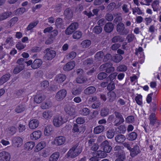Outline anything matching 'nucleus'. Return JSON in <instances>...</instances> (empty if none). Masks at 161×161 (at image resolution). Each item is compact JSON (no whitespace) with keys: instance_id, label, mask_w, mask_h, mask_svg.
Masks as SVG:
<instances>
[{"instance_id":"f257e3e1","label":"nucleus","mask_w":161,"mask_h":161,"mask_svg":"<svg viewBox=\"0 0 161 161\" xmlns=\"http://www.w3.org/2000/svg\"><path fill=\"white\" fill-rule=\"evenodd\" d=\"M78 146L79 144L77 143L69 150L65 156L66 158H75L81 152V148L78 147Z\"/></svg>"},{"instance_id":"f03ea898","label":"nucleus","mask_w":161,"mask_h":161,"mask_svg":"<svg viewBox=\"0 0 161 161\" xmlns=\"http://www.w3.org/2000/svg\"><path fill=\"white\" fill-rule=\"evenodd\" d=\"M43 53L45 54L43 57V58L46 60H51L56 55V51L51 49L49 48H47L45 49Z\"/></svg>"},{"instance_id":"7ed1b4c3","label":"nucleus","mask_w":161,"mask_h":161,"mask_svg":"<svg viewBox=\"0 0 161 161\" xmlns=\"http://www.w3.org/2000/svg\"><path fill=\"white\" fill-rule=\"evenodd\" d=\"M114 113L115 116V118L113 123L114 126H118L124 123V119L121 113L115 111Z\"/></svg>"},{"instance_id":"20e7f679","label":"nucleus","mask_w":161,"mask_h":161,"mask_svg":"<svg viewBox=\"0 0 161 161\" xmlns=\"http://www.w3.org/2000/svg\"><path fill=\"white\" fill-rule=\"evenodd\" d=\"M116 30L120 35H126L129 32V30L127 29H125L124 24L121 22L117 25Z\"/></svg>"},{"instance_id":"39448f33","label":"nucleus","mask_w":161,"mask_h":161,"mask_svg":"<svg viewBox=\"0 0 161 161\" xmlns=\"http://www.w3.org/2000/svg\"><path fill=\"white\" fill-rule=\"evenodd\" d=\"M79 27V24L77 22H75L72 23L65 30V34L67 35L72 34Z\"/></svg>"},{"instance_id":"423d86ee","label":"nucleus","mask_w":161,"mask_h":161,"mask_svg":"<svg viewBox=\"0 0 161 161\" xmlns=\"http://www.w3.org/2000/svg\"><path fill=\"white\" fill-rule=\"evenodd\" d=\"M67 93L66 90L62 89L58 91L56 94L55 98L58 101L63 100L66 96Z\"/></svg>"},{"instance_id":"0eeeda50","label":"nucleus","mask_w":161,"mask_h":161,"mask_svg":"<svg viewBox=\"0 0 161 161\" xmlns=\"http://www.w3.org/2000/svg\"><path fill=\"white\" fill-rule=\"evenodd\" d=\"M85 129L83 125L79 126L76 124H75L72 129L73 133H76L77 134L83 133Z\"/></svg>"},{"instance_id":"6e6552de","label":"nucleus","mask_w":161,"mask_h":161,"mask_svg":"<svg viewBox=\"0 0 161 161\" xmlns=\"http://www.w3.org/2000/svg\"><path fill=\"white\" fill-rule=\"evenodd\" d=\"M100 147L106 153H109L112 149L111 147L109 145V143L107 140L102 142L100 145Z\"/></svg>"},{"instance_id":"1a4fd4ad","label":"nucleus","mask_w":161,"mask_h":161,"mask_svg":"<svg viewBox=\"0 0 161 161\" xmlns=\"http://www.w3.org/2000/svg\"><path fill=\"white\" fill-rule=\"evenodd\" d=\"M62 116H56L53 120V125L56 127H59L65 123Z\"/></svg>"},{"instance_id":"9d476101","label":"nucleus","mask_w":161,"mask_h":161,"mask_svg":"<svg viewBox=\"0 0 161 161\" xmlns=\"http://www.w3.org/2000/svg\"><path fill=\"white\" fill-rule=\"evenodd\" d=\"M130 151V155L132 158L135 157L141 152L139 147L137 145H135L132 148H131Z\"/></svg>"},{"instance_id":"9b49d317","label":"nucleus","mask_w":161,"mask_h":161,"mask_svg":"<svg viewBox=\"0 0 161 161\" xmlns=\"http://www.w3.org/2000/svg\"><path fill=\"white\" fill-rule=\"evenodd\" d=\"M65 112L70 116L74 115L75 114V109L71 106L67 104L64 108Z\"/></svg>"},{"instance_id":"f8f14e48","label":"nucleus","mask_w":161,"mask_h":161,"mask_svg":"<svg viewBox=\"0 0 161 161\" xmlns=\"http://www.w3.org/2000/svg\"><path fill=\"white\" fill-rule=\"evenodd\" d=\"M10 158V156L8 153L3 151L0 153V161H9Z\"/></svg>"},{"instance_id":"ddd939ff","label":"nucleus","mask_w":161,"mask_h":161,"mask_svg":"<svg viewBox=\"0 0 161 161\" xmlns=\"http://www.w3.org/2000/svg\"><path fill=\"white\" fill-rule=\"evenodd\" d=\"M22 142V138L19 136L14 137L13 140V145L16 147H18L21 146Z\"/></svg>"},{"instance_id":"4468645a","label":"nucleus","mask_w":161,"mask_h":161,"mask_svg":"<svg viewBox=\"0 0 161 161\" xmlns=\"http://www.w3.org/2000/svg\"><path fill=\"white\" fill-rule=\"evenodd\" d=\"M65 141V138L62 136L56 137L54 141V144L57 146L61 145L64 144Z\"/></svg>"},{"instance_id":"2eb2a0df","label":"nucleus","mask_w":161,"mask_h":161,"mask_svg":"<svg viewBox=\"0 0 161 161\" xmlns=\"http://www.w3.org/2000/svg\"><path fill=\"white\" fill-rule=\"evenodd\" d=\"M42 133L40 130L34 131L30 135L31 138L35 140L39 139L42 135Z\"/></svg>"},{"instance_id":"dca6fc26","label":"nucleus","mask_w":161,"mask_h":161,"mask_svg":"<svg viewBox=\"0 0 161 161\" xmlns=\"http://www.w3.org/2000/svg\"><path fill=\"white\" fill-rule=\"evenodd\" d=\"M39 125V121L37 119H33L30 121L29 127L30 129L33 130L37 128Z\"/></svg>"},{"instance_id":"f3484780","label":"nucleus","mask_w":161,"mask_h":161,"mask_svg":"<svg viewBox=\"0 0 161 161\" xmlns=\"http://www.w3.org/2000/svg\"><path fill=\"white\" fill-rule=\"evenodd\" d=\"M108 102L112 103L114 101L116 97L115 93L113 91L108 92L107 94Z\"/></svg>"},{"instance_id":"a211bd4d","label":"nucleus","mask_w":161,"mask_h":161,"mask_svg":"<svg viewBox=\"0 0 161 161\" xmlns=\"http://www.w3.org/2000/svg\"><path fill=\"white\" fill-rule=\"evenodd\" d=\"M66 76L63 74H59L57 75L54 79V80L57 83H60L64 82L66 79Z\"/></svg>"},{"instance_id":"6ab92c4d","label":"nucleus","mask_w":161,"mask_h":161,"mask_svg":"<svg viewBox=\"0 0 161 161\" xmlns=\"http://www.w3.org/2000/svg\"><path fill=\"white\" fill-rule=\"evenodd\" d=\"M115 141L118 143L121 144L123 143L126 140L125 136L122 134L117 135L115 137Z\"/></svg>"},{"instance_id":"aec40b11","label":"nucleus","mask_w":161,"mask_h":161,"mask_svg":"<svg viewBox=\"0 0 161 161\" xmlns=\"http://www.w3.org/2000/svg\"><path fill=\"white\" fill-rule=\"evenodd\" d=\"M42 62L41 59H37L34 60L32 63L31 67L32 68L36 69L39 68L42 64Z\"/></svg>"},{"instance_id":"412c9836","label":"nucleus","mask_w":161,"mask_h":161,"mask_svg":"<svg viewBox=\"0 0 161 161\" xmlns=\"http://www.w3.org/2000/svg\"><path fill=\"white\" fill-rule=\"evenodd\" d=\"M83 64L84 67L88 69L92 66L93 64V61L92 59L87 58L83 61Z\"/></svg>"},{"instance_id":"4be33fe9","label":"nucleus","mask_w":161,"mask_h":161,"mask_svg":"<svg viewBox=\"0 0 161 161\" xmlns=\"http://www.w3.org/2000/svg\"><path fill=\"white\" fill-rule=\"evenodd\" d=\"M75 66V62L71 61L68 63L63 67V69L65 71H69L72 69Z\"/></svg>"},{"instance_id":"5701e85b","label":"nucleus","mask_w":161,"mask_h":161,"mask_svg":"<svg viewBox=\"0 0 161 161\" xmlns=\"http://www.w3.org/2000/svg\"><path fill=\"white\" fill-rule=\"evenodd\" d=\"M96 140V138L94 137L92 134H89L88 136L87 140L88 141V145L89 147L91 146L96 144L95 142Z\"/></svg>"},{"instance_id":"b1692460","label":"nucleus","mask_w":161,"mask_h":161,"mask_svg":"<svg viewBox=\"0 0 161 161\" xmlns=\"http://www.w3.org/2000/svg\"><path fill=\"white\" fill-rule=\"evenodd\" d=\"M114 25L111 22L107 23L104 26V29L106 32L110 33L113 30Z\"/></svg>"},{"instance_id":"393cba45","label":"nucleus","mask_w":161,"mask_h":161,"mask_svg":"<svg viewBox=\"0 0 161 161\" xmlns=\"http://www.w3.org/2000/svg\"><path fill=\"white\" fill-rule=\"evenodd\" d=\"M45 97L43 94H37L34 97V101L37 103H42L45 99Z\"/></svg>"},{"instance_id":"a878e982","label":"nucleus","mask_w":161,"mask_h":161,"mask_svg":"<svg viewBox=\"0 0 161 161\" xmlns=\"http://www.w3.org/2000/svg\"><path fill=\"white\" fill-rule=\"evenodd\" d=\"M96 91V88L93 86H90L84 90L85 94L89 95L94 93Z\"/></svg>"},{"instance_id":"bb28decb","label":"nucleus","mask_w":161,"mask_h":161,"mask_svg":"<svg viewBox=\"0 0 161 161\" xmlns=\"http://www.w3.org/2000/svg\"><path fill=\"white\" fill-rule=\"evenodd\" d=\"M46 146V143L44 141H42L39 143L36 147V149L35 150V151L36 152H37L41 150Z\"/></svg>"},{"instance_id":"cd10ccee","label":"nucleus","mask_w":161,"mask_h":161,"mask_svg":"<svg viewBox=\"0 0 161 161\" xmlns=\"http://www.w3.org/2000/svg\"><path fill=\"white\" fill-rule=\"evenodd\" d=\"M53 115V111L50 110L45 111L43 113V117L45 119H50Z\"/></svg>"},{"instance_id":"c85d7f7f","label":"nucleus","mask_w":161,"mask_h":161,"mask_svg":"<svg viewBox=\"0 0 161 161\" xmlns=\"http://www.w3.org/2000/svg\"><path fill=\"white\" fill-rule=\"evenodd\" d=\"M104 129V126L102 125H99L94 128L93 132L95 134H98L103 131Z\"/></svg>"},{"instance_id":"c756f323","label":"nucleus","mask_w":161,"mask_h":161,"mask_svg":"<svg viewBox=\"0 0 161 161\" xmlns=\"http://www.w3.org/2000/svg\"><path fill=\"white\" fill-rule=\"evenodd\" d=\"M104 53L102 51L97 52L95 56V60L97 61H101L103 59L104 57Z\"/></svg>"},{"instance_id":"7c9ffc66","label":"nucleus","mask_w":161,"mask_h":161,"mask_svg":"<svg viewBox=\"0 0 161 161\" xmlns=\"http://www.w3.org/2000/svg\"><path fill=\"white\" fill-rule=\"evenodd\" d=\"M52 126L51 125H48L45 127L44 130V134L46 136H49L52 133Z\"/></svg>"},{"instance_id":"2f4dec72","label":"nucleus","mask_w":161,"mask_h":161,"mask_svg":"<svg viewBox=\"0 0 161 161\" xmlns=\"http://www.w3.org/2000/svg\"><path fill=\"white\" fill-rule=\"evenodd\" d=\"M111 42L113 43H115L117 42H122L124 41V39L119 35L116 36L111 39Z\"/></svg>"},{"instance_id":"473e14b6","label":"nucleus","mask_w":161,"mask_h":161,"mask_svg":"<svg viewBox=\"0 0 161 161\" xmlns=\"http://www.w3.org/2000/svg\"><path fill=\"white\" fill-rule=\"evenodd\" d=\"M159 2L158 0H155L152 3L151 6L154 11H158L159 9Z\"/></svg>"},{"instance_id":"72a5a7b5","label":"nucleus","mask_w":161,"mask_h":161,"mask_svg":"<svg viewBox=\"0 0 161 161\" xmlns=\"http://www.w3.org/2000/svg\"><path fill=\"white\" fill-rule=\"evenodd\" d=\"M60 156L58 152H56L53 153L49 158V161H57Z\"/></svg>"},{"instance_id":"f704fd0d","label":"nucleus","mask_w":161,"mask_h":161,"mask_svg":"<svg viewBox=\"0 0 161 161\" xmlns=\"http://www.w3.org/2000/svg\"><path fill=\"white\" fill-rule=\"evenodd\" d=\"M12 13L10 12H7L0 14V21H2L9 17Z\"/></svg>"},{"instance_id":"c9c22d12","label":"nucleus","mask_w":161,"mask_h":161,"mask_svg":"<svg viewBox=\"0 0 161 161\" xmlns=\"http://www.w3.org/2000/svg\"><path fill=\"white\" fill-rule=\"evenodd\" d=\"M10 75L9 74H6L3 76L0 79V84H3L7 82L10 78Z\"/></svg>"},{"instance_id":"e433bc0d","label":"nucleus","mask_w":161,"mask_h":161,"mask_svg":"<svg viewBox=\"0 0 161 161\" xmlns=\"http://www.w3.org/2000/svg\"><path fill=\"white\" fill-rule=\"evenodd\" d=\"M35 145L33 142H26L25 145V147L27 150H31Z\"/></svg>"},{"instance_id":"4c0bfd02","label":"nucleus","mask_w":161,"mask_h":161,"mask_svg":"<svg viewBox=\"0 0 161 161\" xmlns=\"http://www.w3.org/2000/svg\"><path fill=\"white\" fill-rule=\"evenodd\" d=\"M38 23L39 21H36L31 23L26 28V30L27 31L31 30L33 28H35Z\"/></svg>"},{"instance_id":"58836bf2","label":"nucleus","mask_w":161,"mask_h":161,"mask_svg":"<svg viewBox=\"0 0 161 161\" xmlns=\"http://www.w3.org/2000/svg\"><path fill=\"white\" fill-rule=\"evenodd\" d=\"M26 123L23 121L20 122L18 127L19 131L21 133L24 131L25 129Z\"/></svg>"},{"instance_id":"ea45409f","label":"nucleus","mask_w":161,"mask_h":161,"mask_svg":"<svg viewBox=\"0 0 161 161\" xmlns=\"http://www.w3.org/2000/svg\"><path fill=\"white\" fill-rule=\"evenodd\" d=\"M115 154L117 158L122 159V160H124L125 158V153L123 151L119 152H115Z\"/></svg>"},{"instance_id":"a19ab883","label":"nucleus","mask_w":161,"mask_h":161,"mask_svg":"<svg viewBox=\"0 0 161 161\" xmlns=\"http://www.w3.org/2000/svg\"><path fill=\"white\" fill-rule=\"evenodd\" d=\"M91 43V41L89 40H85L83 41L81 43V46L83 48H86L89 47Z\"/></svg>"},{"instance_id":"79ce46f5","label":"nucleus","mask_w":161,"mask_h":161,"mask_svg":"<svg viewBox=\"0 0 161 161\" xmlns=\"http://www.w3.org/2000/svg\"><path fill=\"white\" fill-rule=\"evenodd\" d=\"M25 68V65H18L14 69L13 72L14 74L19 73Z\"/></svg>"},{"instance_id":"37998d69","label":"nucleus","mask_w":161,"mask_h":161,"mask_svg":"<svg viewBox=\"0 0 161 161\" xmlns=\"http://www.w3.org/2000/svg\"><path fill=\"white\" fill-rule=\"evenodd\" d=\"M64 14L67 18L69 19L72 17V12L69 8H67L65 10Z\"/></svg>"},{"instance_id":"c03bdc74","label":"nucleus","mask_w":161,"mask_h":161,"mask_svg":"<svg viewBox=\"0 0 161 161\" xmlns=\"http://www.w3.org/2000/svg\"><path fill=\"white\" fill-rule=\"evenodd\" d=\"M123 58L121 55L116 54L112 58V60L116 63H118L120 62Z\"/></svg>"},{"instance_id":"a18cd8bd","label":"nucleus","mask_w":161,"mask_h":161,"mask_svg":"<svg viewBox=\"0 0 161 161\" xmlns=\"http://www.w3.org/2000/svg\"><path fill=\"white\" fill-rule=\"evenodd\" d=\"M114 71V68L113 66V64L109 63L105 72L108 74L111 73Z\"/></svg>"},{"instance_id":"49530a36","label":"nucleus","mask_w":161,"mask_h":161,"mask_svg":"<svg viewBox=\"0 0 161 161\" xmlns=\"http://www.w3.org/2000/svg\"><path fill=\"white\" fill-rule=\"evenodd\" d=\"M63 25V19L62 18H58L56 19L55 25L58 29L62 27Z\"/></svg>"},{"instance_id":"de8ad7c7","label":"nucleus","mask_w":161,"mask_h":161,"mask_svg":"<svg viewBox=\"0 0 161 161\" xmlns=\"http://www.w3.org/2000/svg\"><path fill=\"white\" fill-rule=\"evenodd\" d=\"M115 135V132L113 129H109L106 132V136L108 139L112 138Z\"/></svg>"},{"instance_id":"09e8293b","label":"nucleus","mask_w":161,"mask_h":161,"mask_svg":"<svg viewBox=\"0 0 161 161\" xmlns=\"http://www.w3.org/2000/svg\"><path fill=\"white\" fill-rule=\"evenodd\" d=\"M127 67L125 64H120L116 68V70L119 72H125L127 69Z\"/></svg>"},{"instance_id":"8fccbe9b","label":"nucleus","mask_w":161,"mask_h":161,"mask_svg":"<svg viewBox=\"0 0 161 161\" xmlns=\"http://www.w3.org/2000/svg\"><path fill=\"white\" fill-rule=\"evenodd\" d=\"M80 114L82 115L87 116L90 113V109L87 108H84L80 110Z\"/></svg>"},{"instance_id":"3c124183","label":"nucleus","mask_w":161,"mask_h":161,"mask_svg":"<svg viewBox=\"0 0 161 161\" xmlns=\"http://www.w3.org/2000/svg\"><path fill=\"white\" fill-rule=\"evenodd\" d=\"M25 109V105L20 104L17 106L15 109V112L19 113L23 112Z\"/></svg>"},{"instance_id":"603ef678","label":"nucleus","mask_w":161,"mask_h":161,"mask_svg":"<svg viewBox=\"0 0 161 161\" xmlns=\"http://www.w3.org/2000/svg\"><path fill=\"white\" fill-rule=\"evenodd\" d=\"M117 74L118 73L117 72H114L113 74H111L108 77H107L106 80L108 81H112L115 79Z\"/></svg>"},{"instance_id":"864d4df0","label":"nucleus","mask_w":161,"mask_h":161,"mask_svg":"<svg viewBox=\"0 0 161 161\" xmlns=\"http://www.w3.org/2000/svg\"><path fill=\"white\" fill-rule=\"evenodd\" d=\"M149 119L150 121V124L153 125L155 123L156 119L155 114L152 113L149 116Z\"/></svg>"},{"instance_id":"5fc2aeb1","label":"nucleus","mask_w":161,"mask_h":161,"mask_svg":"<svg viewBox=\"0 0 161 161\" xmlns=\"http://www.w3.org/2000/svg\"><path fill=\"white\" fill-rule=\"evenodd\" d=\"M16 128L14 126L9 127L6 130L7 132L10 135L14 134L16 132Z\"/></svg>"},{"instance_id":"6e6d98bb","label":"nucleus","mask_w":161,"mask_h":161,"mask_svg":"<svg viewBox=\"0 0 161 161\" xmlns=\"http://www.w3.org/2000/svg\"><path fill=\"white\" fill-rule=\"evenodd\" d=\"M137 135L136 132H132L129 135L128 139L130 141H133L137 138Z\"/></svg>"},{"instance_id":"4d7b16f0","label":"nucleus","mask_w":161,"mask_h":161,"mask_svg":"<svg viewBox=\"0 0 161 161\" xmlns=\"http://www.w3.org/2000/svg\"><path fill=\"white\" fill-rule=\"evenodd\" d=\"M86 80V79L83 77L82 76H79L76 79L77 83L79 84L83 83L85 82Z\"/></svg>"},{"instance_id":"13d9d810","label":"nucleus","mask_w":161,"mask_h":161,"mask_svg":"<svg viewBox=\"0 0 161 161\" xmlns=\"http://www.w3.org/2000/svg\"><path fill=\"white\" fill-rule=\"evenodd\" d=\"M82 35V33L81 32L77 31L74 33L73 37L75 39H78L81 37Z\"/></svg>"},{"instance_id":"bf43d9fd","label":"nucleus","mask_w":161,"mask_h":161,"mask_svg":"<svg viewBox=\"0 0 161 161\" xmlns=\"http://www.w3.org/2000/svg\"><path fill=\"white\" fill-rule=\"evenodd\" d=\"M102 30V28L100 26H96L93 29V32L96 34L100 33Z\"/></svg>"},{"instance_id":"052dcab7","label":"nucleus","mask_w":161,"mask_h":161,"mask_svg":"<svg viewBox=\"0 0 161 161\" xmlns=\"http://www.w3.org/2000/svg\"><path fill=\"white\" fill-rule=\"evenodd\" d=\"M107 76L108 75L106 73L102 72L98 75L97 77L99 80H101L107 78Z\"/></svg>"},{"instance_id":"680f3d73","label":"nucleus","mask_w":161,"mask_h":161,"mask_svg":"<svg viewBox=\"0 0 161 161\" xmlns=\"http://www.w3.org/2000/svg\"><path fill=\"white\" fill-rule=\"evenodd\" d=\"M109 112V109L108 108H103L101 111L100 115L102 117H105L108 114Z\"/></svg>"},{"instance_id":"e2e57ef3","label":"nucleus","mask_w":161,"mask_h":161,"mask_svg":"<svg viewBox=\"0 0 161 161\" xmlns=\"http://www.w3.org/2000/svg\"><path fill=\"white\" fill-rule=\"evenodd\" d=\"M81 92L80 89L75 88H73L71 91L72 94L74 95H79L81 93Z\"/></svg>"},{"instance_id":"0e129e2a","label":"nucleus","mask_w":161,"mask_h":161,"mask_svg":"<svg viewBox=\"0 0 161 161\" xmlns=\"http://www.w3.org/2000/svg\"><path fill=\"white\" fill-rule=\"evenodd\" d=\"M5 42L12 46L14 44V42L13 41V38L12 37L9 36L7 38Z\"/></svg>"},{"instance_id":"69168bd1","label":"nucleus","mask_w":161,"mask_h":161,"mask_svg":"<svg viewBox=\"0 0 161 161\" xmlns=\"http://www.w3.org/2000/svg\"><path fill=\"white\" fill-rule=\"evenodd\" d=\"M142 96L139 94L137 95L135 97V100L136 103L139 105H141L142 104Z\"/></svg>"},{"instance_id":"338daca9","label":"nucleus","mask_w":161,"mask_h":161,"mask_svg":"<svg viewBox=\"0 0 161 161\" xmlns=\"http://www.w3.org/2000/svg\"><path fill=\"white\" fill-rule=\"evenodd\" d=\"M134 121V117L132 115L129 116L125 119V121L128 123H132Z\"/></svg>"},{"instance_id":"774afa93","label":"nucleus","mask_w":161,"mask_h":161,"mask_svg":"<svg viewBox=\"0 0 161 161\" xmlns=\"http://www.w3.org/2000/svg\"><path fill=\"white\" fill-rule=\"evenodd\" d=\"M116 4L114 3H111L107 6L106 9L107 11H112L115 7Z\"/></svg>"}]
</instances>
